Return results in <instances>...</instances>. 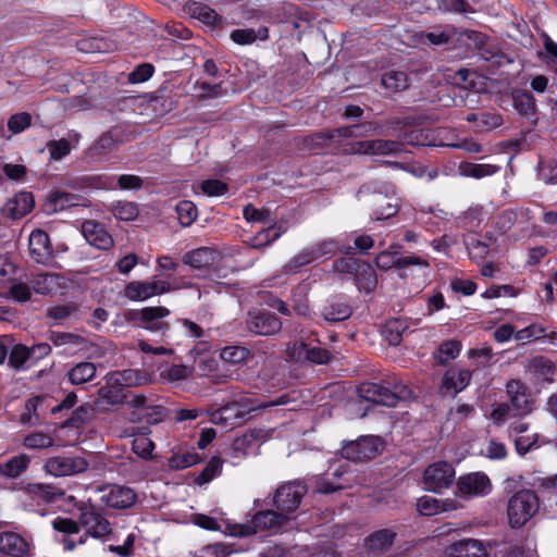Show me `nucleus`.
Here are the masks:
<instances>
[{"label": "nucleus", "instance_id": "ddd939ff", "mask_svg": "<svg viewBox=\"0 0 557 557\" xmlns=\"http://www.w3.org/2000/svg\"><path fill=\"white\" fill-rule=\"evenodd\" d=\"M183 263L194 270L205 271L203 278H211L215 272L214 264L220 260V253L211 247H199L184 253Z\"/></svg>", "mask_w": 557, "mask_h": 557}, {"label": "nucleus", "instance_id": "39448f33", "mask_svg": "<svg viewBox=\"0 0 557 557\" xmlns=\"http://www.w3.org/2000/svg\"><path fill=\"white\" fill-rule=\"evenodd\" d=\"M289 519L288 515L281 510H260L253 515L248 523L235 525L233 534L248 536L260 531L276 533Z\"/></svg>", "mask_w": 557, "mask_h": 557}, {"label": "nucleus", "instance_id": "4d7b16f0", "mask_svg": "<svg viewBox=\"0 0 557 557\" xmlns=\"http://www.w3.org/2000/svg\"><path fill=\"white\" fill-rule=\"evenodd\" d=\"M32 352L28 347L24 345H15L9 356V364L14 369L22 368L27 360H30Z\"/></svg>", "mask_w": 557, "mask_h": 557}, {"label": "nucleus", "instance_id": "3c124183", "mask_svg": "<svg viewBox=\"0 0 557 557\" xmlns=\"http://www.w3.org/2000/svg\"><path fill=\"white\" fill-rule=\"evenodd\" d=\"M223 461L219 457H212L200 474L196 479V483L203 485L218 476L222 471Z\"/></svg>", "mask_w": 557, "mask_h": 557}, {"label": "nucleus", "instance_id": "69168bd1", "mask_svg": "<svg viewBox=\"0 0 557 557\" xmlns=\"http://www.w3.org/2000/svg\"><path fill=\"white\" fill-rule=\"evenodd\" d=\"M361 263L358 259L351 257L338 258L333 262V269L337 273H358Z\"/></svg>", "mask_w": 557, "mask_h": 557}, {"label": "nucleus", "instance_id": "c85d7f7f", "mask_svg": "<svg viewBox=\"0 0 557 557\" xmlns=\"http://www.w3.org/2000/svg\"><path fill=\"white\" fill-rule=\"evenodd\" d=\"M373 215L376 220L394 216L399 209L398 198L394 195L377 193L372 198Z\"/></svg>", "mask_w": 557, "mask_h": 557}, {"label": "nucleus", "instance_id": "aec40b11", "mask_svg": "<svg viewBox=\"0 0 557 557\" xmlns=\"http://www.w3.org/2000/svg\"><path fill=\"white\" fill-rule=\"evenodd\" d=\"M396 251L384 250L375 257V265L384 271L395 268L398 276H406L405 265L406 264H419L420 268H430V263L426 259L421 258L417 255H410L406 257L396 258Z\"/></svg>", "mask_w": 557, "mask_h": 557}, {"label": "nucleus", "instance_id": "0e129e2a", "mask_svg": "<svg viewBox=\"0 0 557 557\" xmlns=\"http://www.w3.org/2000/svg\"><path fill=\"white\" fill-rule=\"evenodd\" d=\"M200 189L205 195L215 197L225 195L228 190V186L220 180H206L200 184Z\"/></svg>", "mask_w": 557, "mask_h": 557}, {"label": "nucleus", "instance_id": "774afa93", "mask_svg": "<svg viewBox=\"0 0 557 557\" xmlns=\"http://www.w3.org/2000/svg\"><path fill=\"white\" fill-rule=\"evenodd\" d=\"M153 72L154 67L152 64L143 63L128 74V82L132 84L144 83L152 76Z\"/></svg>", "mask_w": 557, "mask_h": 557}, {"label": "nucleus", "instance_id": "a19ab883", "mask_svg": "<svg viewBox=\"0 0 557 557\" xmlns=\"http://www.w3.org/2000/svg\"><path fill=\"white\" fill-rule=\"evenodd\" d=\"M461 350V344L458 341L451 339L446 341L438 347L437 351L434 355L435 360L440 364H446L450 360L457 358Z\"/></svg>", "mask_w": 557, "mask_h": 557}, {"label": "nucleus", "instance_id": "58836bf2", "mask_svg": "<svg viewBox=\"0 0 557 557\" xmlns=\"http://www.w3.org/2000/svg\"><path fill=\"white\" fill-rule=\"evenodd\" d=\"M269 37V29L260 27L257 32L252 28L235 29L231 33V39L238 45H250L257 38L264 40Z\"/></svg>", "mask_w": 557, "mask_h": 557}, {"label": "nucleus", "instance_id": "4c0bfd02", "mask_svg": "<svg viewBox=\"0 0 557 557\" xmlns=\"http://www.w3.org/2000/svg\"><path fill=\"white\" fill-rule=\"evenodd\" d=\"M96 364L92 362H79L75 364L69 372L67 376L73 385H81L91 381L96 375Z\"/></svg>", "mask_w": 557, "mask_h": 557}, {"label": "nucleus", "instance_id": "e2e57ef3", "mask_svg": "<svg viewBox=\"0 0 557 557\" xmlns=\"http://www.w3.org/2000/svg\"><path fill=\"white\" fill-rule=\"evenodd\" d=\"M282 234L281 227L272 225L265 230L259 232L253 238V246L261 247L267 246L276 240Z\"/></svg>", "mask_w": 557, "mask_h": 557}, {"label": "nucleus", "instance_id": "13d9d810", "mask_svg": "<svg viewBox=\"0 0 557 557\" xmlns=\"http://www.w3.org/2000/svg\"><path fill=\"white\" fill-rule=\"evenodd\" d=\"M136 534L131 532L125 537L122 545L110 544L108 550L120 557H132L135 550Z\"/></svg>", "mask_w": 557, "mask_h": 557}, {"label": "nucleus", "instance_id": "2f4dec72", "mask_svg": "<svg viewBox=\"0 0 557 557\" xmlns=\"http://www.w3.org/2000/svg\"><path fill=\"white\" fill-rule=\"evenodd\" d=\"M30 457L26 454L13 456L7 461L0 462V475L7 479L20 478L29 467Z\"/></svg>", "mask_w": 557, "mask_h": 557}, {"label": "nucleus", "instance_id": "8fccbe9b", "mask_svg": "<svg viewBox=\"0 0 557 557\" xmlns=\"http://www.w3.org/2000/svg\"><path fill=\"white\" fill-rule=\"evenodd\" d=\"M357 274V281L360 288L370 293L375 289L377 284L376 274L370 264H361Z\"/></svg>", "mask_w": 557, "mask_h": 557}, {"label": "nucleus", "instance_id": "5fc2aeb1", "mask_svg": "<svg viewBox=\"0 0 557 557\" xmlns=\"http://www.w3.org/2000/svg\"><path fill=\"white\" fill-rule=\"evenodd\" d=\"M293 311L300 317H307L310 313L309 301L305 289L300 286L293 290Z\"/></svg>", "mask_w": 557, "mask_h": 557}, {"label": "nucleus", "instance_id": "a18cd8bd", "mask_svg": "<svg viewBox=\"0 0 557 557\" xmlns=\"http://www.w3.org/2000/svg\"><path fill=\"white\" fill-rule=\"evenodd\" d=\"M175 211L181 225L184 227L190 226L198 216L197 207L189 200L180 201L175 207Z\"/></svg>", "mask_w": 557, "mask_h": 557}, {"label": "nucleus", "instance_id": "338daca9", "mask_svg": "<svg viewBox=\"0 0 557 557\" xmlns=\"http://www.w3.org/2000/svg\"><path fill=\"white\" fill-rule=\"evenodd\" d=\"M417 508L423 516H435L438 515V499L432 496H422L417 500Z\"/></svg>", "mask_w": 557, "mask_h": 557}, {"label": "nucleus", "instance_id": "72a5a7b5", "mask_svg": "<svg viewBox=\"0 0 557 557\" xmlns=\"http://www.w3.org/2000/svg\"><path fill=\"white\" fill-rule=\"evenodd\" d=\"M381 85L387 92L396 94L407 89L410 81L406 72L389 70L382 74Z\"/></svg>", "mask_w": 557, "mask_h": 557}, {"label": "nucleus", "instance_id": "4be33fe9", "mask_svg": "<svg viewBox=\"0 0 557 557\" xmlns=\"http://www.w3.org/2000/svg\"><path fill=\"white\" fill-rule=\"evenodd\" d=\"M463 243L468 250V253L473 260H483L491 251L496 248V237L487 233L485 235H479L470 233L465 236Z\"/></svg>", "mask_w": 557, "mask_h": 557}, {"label": "nucleus", "instance_id": "e433bc0d", "mask_svg": "<svg viewBox=\"0 0 557 557\" xmlns=\"http://www.w3.org/2000/svg\"><path fill=\"white\" fill-rule=\"evenodd\" d=\"M515 109L523 116L530 117L535 114L536 104L533 95L527 90L518 89L512 91Z\"/></svg>", "mask_w": 557, "mask_h": 557}, {"label": "nucleus", "instance_id": "f3484780", "mask_svg": "<svg viewBox=\"0 0 557 557\" xmlns=\"http://www.w3.org/2000/svg\"><path fill=\"white\" fill-rule=\"evenodd\" d=\"M245 322L249 332L260 336L274 335L282 329L281 320L265 310L249 311Z\"/></svg>", "mask_w": 557, "mask_h": 557}, {"label": "nucleus", "instance_id": "a878e982", "mask_svg": "<svg viewBox=\"0 0 557 557\" xmlns=\"http://www.w3.org/2000/svg\"><path fill=\"white\" fill-rule=\"evenodd\" d=\"M84 200V197L81 195L57 189L50 191L45 206L48 213H55L73 207L83 206Z\"/></svg>", "mask_w": 557, "mask_h": 557}, {"label": "nucleus", "instance_id": "f8f14e48", "mask_svg": "<svg viewBox=\"0 0 557 557\" xmlns=\"http://www.w3.org/2000/svg\"><path fill=\"white\" fill-rule=\"evenodd\" d=\"M89 462L81 456H54L47 459L44 469L53 476H69L84 473Z\"/></svg>", "mask_w": 557, "mask_h": 557}, {"label": "nucleus", "instance_id": "7ed1b4c3", "mask_svg": "<svg viewBox=\"0 0 557 557\" xmlns=\"http://www.w3.org/2000/svg\"><path fill=\"white\" fill-rule=\"evenodd\" d=\"M540 499L536 493L529 488L513 493L507 502V518L510 528L519 529L525 525L539 511Z\"/></svg>", "mask_w": 557, "mask_h": 557}, {"label": "nucleus", "instance_id": "7c9ffc66", "mask_svg": "<svg viewBox=\"0 0 557 557\" xmlns=\"http://www.w3.org/2000/svg\"><path fill=\"white\" fill-rule=\"evenodd\" d=\"M396 535L397 533L392 529H381L371 533L364 544L373 554H382L393 545Z\"/></svg>", "mask_w": 557, "mask_h": 557}, {"label": "nucleus", "instance_id": "c03bdc74", "mask_svg": "<svg viewBox=\"0 0 557 557\" xmlns=\"http://www.w3.org/2000/svg\"><path fill=\"white\" fill-rule=\"evenodd\" d=\"M51 435L42 431H35L27 434L23 440V446L27 449H46L53 445Z\"/></svg>", "mask_w": 557, "mask_h": 557}, {"label": "nucleus", "instance_id": "de8ad7c7", "mask_svg": "<svg viewBox=\"0 0 557 557\" xmlns=\"http://www.w3.org/2000/svg\"><path fill=\"white\" fill-rule=\"evenodd\" d=\"M200 458L197 453L194 451H182L174 454L169 459V467L172 470H183L194 465H197Z\"/></svg>", "mask_w": 557, "mask_h": 557}, {"label": "nucleus", "instance_id": "412c9836", "mask_svg": "<svg viewBox=\"0 0 557 557\" xmlns=\"http://www.w3.org/2000/svg\"><path fill=\"white\" fill-rule=\"evenodd\" d=\"M29 253L34 261L48 264L53 256V248L49 235L42 230H34L28 240Z\"/></svg>", "mask_w": 557, "mask_h": 557}, {"label": "nucleus", "instance_id": "603ef678", "mask_svg": "<svg viewBox=\"0 0 557 557\" xmlns=\"http://www.w3.org/2000/svg\"><path fill=\"white\" fill-rule=\"evenodd\" d=\"M113 215L121 221H133L138 215V208L134 202L117 201L112 206Z\"/></svg>", "mask_w": 557, "mask_h": 557}, {"label": "nucleus", "instance_id": "c756f323", "mask_svg": "<svg viewBox=\"0 0 557 557\" xmlns=\"http://www.w3.org/2000/svg\"><path fill=\"white\" fill-rule=\"evenodd\" d=\"M471 381V372L466 369L450 368L443 377L442 387L454 395L465 389Z\"/></svg>", "mask_w": 557, "mask_h": 557}, {"label": "nucleus", "instance_id": "dca6fc26", "mask_svg": "<svg viewBox=\"0 0 557 557\" xmlns=\"http://www.w3.org/2000/svg\"><path fill=\"white\" fill-rule=\"evenodd\" d=\"M457 495L465 498L482 497L490 494L492 483L482 472H472L458 478L456 482Z\"/></svg>", "mask_w": 557, "mask_h": 557}, {"label": "nucleus", "instance_id": "9b49d317", "mask_svg": "<svg viewBox=\"0 0 557 557\" xmlns=\"http://www.w3.org/2000/svg\"><path fill=\"white\" fill-rule=\"evenodd\" d=\"M413 138L417 139V133L404 134L401 140L389 139H370L359 141L356 144V152L371 156H388L396 154L403 150V141L414 144Z\"/></svg>", "mask_w": 557, "mask_h": 557}, {"label": "nucleus", "instance_id": "a211bd4d", "mask_svg": "<svg viewBox=\"0 0 557 557\" xmlns=\"http://www.w3.org/2000/svg\"><path fill=\"white\" fill-rule=\"evenodd\" d=\"M99 491L101 492V503L109 508L127 509L137 502V494L128 486L113 484L103 486Z\"/></svg>", "mask_w": 557, "mask_h": 557}, {"label": "nucleus", "instance_id": "052dcab7", "mask_svg": "<svg viewBox=\"0 0 557 557\" xmlns=\"http://www.w3.org/2000/svg\"><path fill=\"white\" fill-rule=\"evenodd\" d=\"M250 352L245 347L227 346L222 349L221 358L231 363H239L249 357Z\"/></svg>", "mask_w": 557, "mask_h": 557}, {"label": "nucleus", "instance_id": "bf43d9fd", "mask_svg": "<svg viewBox=\"0 0 557 557\" xmlns=\"http://www.w3.org/2000/svg\"><path fill=\"white\" fill-rule=\"evenodd\" d=\"M32 125V115L27 112L15 113L8 120V128L13 134H20Z\"/></svg>", "mask_w": 557, "mask_h": 557}, {"label": "nucleus", "instance_id": "c9c22d12", "mask_svg": "<svg viewBox=\"0 0 557 557\" xmlns=\"http://www.w3.org/2000/svg\"><path fill=\"white\" fill-rule=\"evenodd\" d=\"M352 313L351 307L342 300H332L322 309V317L329 322L347 320Z\"/></svg>", "mask_w": 557, "mask_h": 557}, {"label": "nucleus", "instance_id": "bb28decb", "mask_svg": "<svg viewBox=\"0 0 557 557\" xmlns=\"http://www.w3.org/2000/svg\"><path fill=\"white\" fill-rule=\"evenodd\" d=\"M34 206L35 200L33 194L29 191H21L5 202L3 213L13 220H17L28 214Z\"/></svg>", "mask_w": 557, "mask_h": 557}, {"label": "nucleus", "instance_id": "680f3d73", "mask_svg": "<svg viewBox=\"0 0 557 557\" xmlns=\"http://www.w3.org/2000/svg\"><path fill=\"white\" fill-rule=\"evenodd\" d=\"M77 311V307L73 304L58 305L47 310V315L54 320L57 323H61Z\"/></svg>", "mask_w": 557, "mask_h": 557}, {"label": "nucleus", "instance_id": "5701e85b", "mask_svg": "<svg viewBox=\"0 0 557 557\" xmlns=\"http://www.w3.org/2000/svg\"><path fill=\"white\" fill-rule=\"evenodd\" d=\"M524 372L536 381L552 383L556 367L544 356H533L524 361Z\"/></svg>", "mask_w": 557, "mask_h": 557}, {"label": "nucleus", "instance_id": "49530a36", "mask_svg": "<svg viewBox=\"0 0 557 557\" xmlns=\"http://www.w3.org/2000/svg\"><path fill=\"white\" fill-rule=\"evenodd\" d=\"M115 147V139L110 132L102 134L99 139L89 148L88 156L96 160L99 157L112 151Z\"/></svg>", "mask_w": 557, "mask_h": 557}, {"label": "nucleus", "instance_id": "864d4df0", "mask_svg": "<svg viewBox=\"0 0 557 557\" xmlns=\"http://www.w3.org/2000/svg\"><path fill=\"white\" fill-rule=\"evenodd\" d=\"M313 258L318 261L321 258H331L338 249V244L334 239H325L309 247Z\"/></svg>", "mask_w": 557, "mask_h": 557}, {"label": "nucleus", "instance_id": "ea45409f", "mask_svg": "<svg viewBox=\"0 0 557 557\" xmlns=\"http://www.w3.org/2000/svg\"><path fill=\"white\" fill-rule=\"evenodd\" d=\"M408 329L405 320L393 319L386 322L383 334L389 345L397 346L403 339L404 332Z\"/></svg>", "mask_w": 557, "mask_h": 557}, {"label": "nucleus", "instance_id": "6e6552de", "mask_svg": "<svg viewBox=\"0 0 557 557\" xmlns=\"http://www.w3.org/2000/svg\"><path fill=\"white\" fill-rule=\"evenodd\" d=\"M383 450V441L379 436L367 435L349 442L342 447V456L351 461H368Z\"/></svg>", "mask_w": 557, "mask_h": 557}, {"label": "nucleus", "instance_id": "0eeeda50", "mask_svg": "<svg viewBox=\"0 0 557 557\" xmlns=\"http://www.w3.org/2000/svg\"><path fill=\"white\" fill-rule=\"evenodd\" d=\"M358 395L360 398L376 405L395 407L400 399L409 395V391L403 385H396L395 391H391L377 383L364 382L359 385Z\"/></svg>", "mask_w": 557, "mask_h": 557}, {"label": "nucleus", "instance_id": "79ce46f5", "mask_svg": "<svg viewBox=\"0 0 557 557\" xmlns=\"http://www.w3.org/2000/svg\"><path fill=\"white\" fill-rule=\"evenodd\" d=\"M189 13L207 25H215L219 21L218 13L208 5L199 2H193L188 5Z\"/></svg>", "mask_w": 557, "mask_h": 557}, {"label": "nucleus", "instance_id": "f03ea898", "mask_svg": "<svg viewBox=\"0 0 557 557\" xmlns=\"http://www.w3.org/2000/svg\"><path fill=\"white\" fill-rule=\"evenodd\" d=\"M289 397L284 394L273 400L260 404H249L248 401H232L211 413V422L225 428H235L245 421V416L256 409H265L269 407L286 405Z\"/></svg>", "mask_w": 557, "mask_h": 557}, {"label": "nucleus", "instance_id": "423d86ee", "mask_svg": "<svg viewBox=\"0 0 557 557\" xmlns=\"http://www.w3.org/2000/svg\"><path fill=\"white\" fill-rule=\"evenodd\" d=\"M178 289V286L165 280L153 277L151 281H132L123 289L124 297L131 301H145Z\"/></svg>", "mask_w": 557, "mask_h": 557}, {"label": "nucleus", "instance_id": "f257e3e1", "mask_svg": "<svg viewBox=\"0 0 557 557\" xmlns=\"http://www.w3.org/2000/svg\"><path fill=\"white\" fill-rule=\"evenodd\" d=\"M77 509L76 520L57 517L52 521V528L60 533L79 534L82 530L90 534V537L107 542L113 540L111 522L106 515L90 500L75 503Z\"/></svg>", "mask_w": 557, "mask_h": 557}, {"label": "nucleus", "instance_id": "b1692460", "mask_svg": "<svg viewBox=\"0 0 557 557\" xmlns=\"http://www.w3.org/2000/svg\"><path fill=\"white\" fill-rule=\"evenodd\" d=\"M446 557H488L487 547L476 539L454 542L446 549Z\"/></svg>", "mask_w": 557, "mask_h": 557}, {"label": "nucleus", "instance_id": "4468645a", "mask_svg": "<svg viewBox=\"0 0 557 557\" xmlns=\"http://www.w3.org/2000/svg\"><path fill=\"white\" fill-rule=\"evenodd\" d=\"M380 125L374 122H364L333 129L329 133H317L307 138L311 145H323L336 137H362L379 132Z\"/></svg>", "mask_w": 557, "mask_h": 557}, {"label": "nucleus", "instance_id": "37998d69", "mask_svg": "<svg viewBox=\"0 0 557 557\" xmlns=\"http://www.w3.org/2000/svg\"><path fill=\"white\" fill-rule=\"evenodd\" d=\"M46 149L50 161H61L71 153L72 146L69 139L61 138L47 141Z\"/></svg>", "mask_w": 557, "mask_h": 557}, {"label": "nucleus", "instance_id": "09e8293b", "mask_svg": "<svg viewBox=\"0 0 557 557\" xmlns=\"http://www.w3.org/2000/svg\"><path fill=\"white\" fill-rule=\"evenodd\" d=\"M313 253L309 248L304 249L294 256L285 265L284 272L287 274L297 273L302 267L314 262Z\"/></svg>", "mask_w": 557, "mask_h": 557}, {"label": "nucleus", "instance_id": "6ab92c4d", "mask_svg": "<svg viewBox=\"0 0 557 557\" xmlns=\"http://www.w3.org/2000/svg\"><path fill=\"white\" fill-rule=\"evenodd\" d=\"M33 541L24 534L3 531L0 533V553L11 557H30Z\"/></svg>", "mask_w": 557, "mask_h": 557}, {"label": "nucleus", "instance_id": "473e14b6", "mask_svg": "<svg viewBox=\"0 0 557 557\" xmlns=\"http://www.w3.org/2000/svg\"><path fill=\"white\" fill-rule=\"evenodd\" d=\"M63 277L57 273H40L35 275L32 281V288L40 295L55 293L60 287Z\"/></svg>", "mask_w": 557, "mask_h": 557}, {"label": "nucleus", "instance_id": "1a4fd4ad", "mask_svg": "<svg viewBox=\"0 0 557 557\" xmlns=\"http://www.w3.org/2000/svg\"><path fill=\"white\" fill-rule=\"evenodd\" d=\"M306 493L307 486L302 482H288L277 487L274 493L273 504L277 510L287 513L292 518Z\"/></svg>", "mask_w": 557, "mask_h": 557}, {"label": "nucleus", "instance_id": "9d476101", "mask_svg": "<svg viewBox=\"0 0 557 557\" xmlns=\"http://www.w3.org/2000/svg\"><path fill=\"white\" fill-rule=\"evenodd\" d=\"M455 479L454 467L446 461H437L430 465L423 472L425 490L441 494L448 488Z\"/></svg>", "mask_w": 557, "mask_h": 557}, {"label": "nucleus", "instance_id": "393cba45", "mask_svg": "<svg viewBox=\"0 0 557 557\" xmlns=\"http://www.w3.org/2000/svg\"><path fill=\"white\" fill-rule=\"evenodd\" d=\"M82 233L89 245L107 250L113 246V239L101 223L85 221L82 224Z\"/></svg>", "mask_w": 557, "mask_h": 557}, {"label": "nucleus", "instance_id": "20e7f679", "mask_svg": "<svg viewBox=\"0 0 557 557\" xmlns=\"http://www.w3.org/2000/svg\"><path fill=\"white\" fill-rule=\"evenodd\" d=\"M170 315L171 310L166 307L149 306L126 311L125 319L146 331L165 335L170 331V323L166 320Z\"/></svg>", "mask_w": 557, "mask_h": 557}, {"label": "nucleus", "instance_id": "6e6d98bb", "mask_svg": "<svg viewBox=\"0 0 557 557\" xmlns=\"http://www.w3.org/2000/svg\"><path fill=\"white\" fill-rule=\"evenodd\" d=\"M133 451L143 459H149L154 449L153 442L146 435L136 436L132 441Z\"/></svg>", "mask_w": 557, "mask_h": 557}, {"label": "nucleus", "instance_id": "f704fd0d", "mask_svg": "<svg viewBox=\"0 0 557 557\" xmlns=\"http://www.w3.org/2000/svg\"><path fill=\"white\" fill-rule=\"evenodd\" d=\"M110 381L120 386H139L148 382V375L136 369H125L111 374Z\"/></svg>", "mask_w": 557, "mask_h": 557}, {"label": "nucleus", "instance_id": "cd10ccee", "mask_svg": "<svg viewBox=\"0 0 557 557\" xmlns=\"http://www.w3.org/2000/svg\"><path fill=\"white\" fill-rule=\"evenodd\" d=\"M22 491L32 499L41 503H52L64 495V491L48 483H27Z\"/></svg>", "mask_w": 557, "mask_h": 557}, {"label": "nucleus", "instance_id": "2eb2a0df", "mask_svg": "<svg viewBox=\"0 0 557 557\" xmlns=\"http://www.w3.org/2000/svg\"><path fill=\"white\" fill-rule=\"evenodd\" d=\"M508 404L513 416L524 417L533 410V399L528 386L520 380L511 379L506 383Z\"/></svg>", "mask_w": 557, "mask_h": 557}]
</instances>
